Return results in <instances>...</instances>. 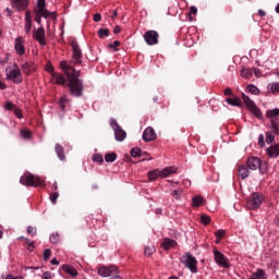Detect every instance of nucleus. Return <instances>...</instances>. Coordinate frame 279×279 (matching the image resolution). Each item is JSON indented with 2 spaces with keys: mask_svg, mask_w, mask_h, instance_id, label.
<instances>
[{
  "mask_svg": "<svg viewBox=\"0 0 279 279\" xmlns=\"http://www.w3.org/2000/svg\"><path fill=\"white\" fill-rule=\"evenodd\" d=\"M50 242H51L52 244H57V243L59 242V234H52V235L50 236Z\"/></svg>",
  "mask_w": 279,
  "mask_h": 279,
  "instance_id": "47",
  "label": "nucleus"
},
{
  "mask_svg": "<svg viewBox=\"0 0 279 279\" xmlns=\"http://www.w3.org/2000/svg\"><path fill=\"white\" fill-rule=\"evenodd\" d=\"M267 155L271 158V159H276L279 157V143L276 145L270 146L269 148L266 149Z\"/></svg>",
  "mask_w": 279,
  "mask_h": 279,
  "instance_id": "17",
  "label": "nucleus"
},
{
  "mask_svg": "<svg viewBox=\"0 0 279 279\" xmlns=\"http://www.w3.org/2000/svg\"><path fill=\"white\" fill-rule=\"evenodd\" d=\"M267 118L270 119L271 132L279 135V109H270L266 113Z\"/></svg>",
  "mask_w": 279,
  "mask_h": 279,
  "instance_id": "5",
  "label": "nucleus"
},
{
  "mask_svg": "<svg viewBox=\"0 0 279 279\" xmlns=\"http://www.w3.org/2000/svg\"><path fill=\"white\" fill-rule=\"evenodd\" d=\"M226 235V231L219 230L216 232V236L221 240Z\"/></svg>",
  "mask_w": 279,
  "mask_h": 279,
  "instance_id": "53",
  "label": "nucleus"
},
{
  "mask_svg": "<svg viewBox=\"0 0 279 279\" xmlns=\"http://www.w3.org/2000/svg\"><path fill=\"white\" fill-rule=\"evenodd\" d=\"M62 269H63L68 275L72 276V277H76V276H77V270H76L74 267L70 266V265H64V266L62 267Z\"/></svg>",
  "mask_w": 279,
  "mask_h": 279,
  "instance_id": "25",
  "label": "nucleus"
},
{
  "mask_svg": "<svg viewBox=\"0 0 279 279\" xmlns=\"http://www.w3.org/2000/svg\"><path fill=\"white\" fill-rule=\"evenodd\" d=\"M5 279H22V278H21V277L13 278V276L9 275V276H7V278H5Z\"/></svg>",
  "mask_w": 279,
  "mask_h": 279,
  "instance_id": "64",
  "label": "nucleus"
},
{
  "mask_svg": "<svg viewBox=\"0 0 279 279\" xmlns=\"http://www.w3.org/2000/svg\"><path fill=\"white\" fill-rule=\"evenodd\" d=\"M8 80L13 81L14 84H21L23 82L22 74L20 70H11L9 74H7Z\"/></svg>",
  "mask_w": 279,
  "mask_h": 279,
  "instance_id": "11",
  "label": "nucleus"
},
{
  "mask_svg": "<svg viewBox=\"0 0 279 279\" xmlns=\"http://www.w3.org/2000/svg\"><path fill=\"white\" fill-rule=\"evenodd\" d=\"M22 71L26 75H31L35 72V65L34 63H22Z\"/></svg>",
  "mask_w": 279,
  "mask_h": 279,
  "instance_id": "21",
  "label": "nucleus"
},
{
  "mask_svg": "<svg viewBox=\"0 0 279 279\" xmlns=\"http://www.w3.org/2000/svg\"><path fill=\"white\" fill-rule=\"evenodd\" d=\"M51 256V251L50 250H45L44 251V260L47 262Z\"/></svg>",
  "mask_w": 279,
  "mask_h": 279,
  "instance_id": "46",
  "label": "nucleus"
},
{
  "mask_svg": "<svg viewBox=\"0 0 279 279\" xmlns=\"http://www.w3.org/2000/svg\"><path fill=\"white\" fill-rule=\"evenodd\" d=\"M38 13L49 14V10L46 9V0H37V8L35 9Z\"/></svg>",
  "mask_w": 279,
  "mask_h": 279,
  "instance_id": "22",
  "label": "nucleus"
},
{
  "mask_svg": "<svg viewBox=\"0 0 279 279\" xmlns=\"http://www.w3.org/2000/svg\"><path fill=\"white\" fill-rule=\"evenodd\" d=\"M4 109H5V110H9V111H12V110H15L16 107H15V105H13V102H10V100H8V101L5 102V105H4Z\"/></svg>",
  "mask_w": 279,
  "mask_h": 279,
  "instance_id": "42",
  "label": "nucleus"
},
{
  "mask_svg": "<svg viewBox=\"0 0 279 279\" xmlns=\"http://www.w3.org/2000/svg\"><path fill=\"white\" fill-rule=\"evenodd\" d=\"M177 245V242L171 239H165L161 246L165 251H168L171 247H174Z\"/></svg>",
  "mask_w": 279,
  "mask_h": 279,
  "instance_id": "23",
  "label": "nucleus"
},
{
  "mask_svg": "<svg viewBox=\"0 0 279 279\" xmlns=\"http://www.w3.org/2000/svg\"><path fill=\"white\" fill-rule=\"evenodd\" d=\"M114 131V137L118 142H123L126 137V133L121 129V126H117L113 129Z\"/></svg>",
  "mask_w": 279,
  "mask_h": 279,
  "instance_id": "19",
  "label": "nucleus"
},
{
  "mask_svg": "<svg viewBox=\"0 0 279 279\" xmlns=\"http://www.w3.org/2000/svg\"><path fill=\"white\" fill-rule=\"evenodd\" d=\"M14 114L17 119L23 118V113H22L21 109H17V107L14 109Z\"/></svg>",
  "mask_w": 279,
  "mask_h": 279,
  "instance_id": "51",
  "label": "nucleus"
},
{
  "mask_svg": "<svg viewBox=\"0 0 279 279\" xmlns=\"http://www.w3.org/2000/svg\"><path fill=\"white\" fill-rule=\"evenodd\" d=\"M32 22L31 10H26L25 12V23Z\"/></svg>",
  "mask_w": 279,
  "mask_h": 279,
  "instance_id": "49",
  "label": "nucleus"
},
{
  "mask_svg": "<svg viewBox=\"0 0 279 279\" xmlns=\"http://www.w3.org/2000/svg\"><path fill=\"white\" fill-rule=\"evenodd\" d=\"M32 29V22H25V32L29 34Z\"/></svg>",
  "mask_w": 279,
  "mask_h": 279,
  "instance_id": "52",
  "label": "nucleus"
},
{
  "mask_svg": "<svg viewBox=\"0 0 279 279\" xmlns=\"http://www.w3.org/2000/svg\"><path fill=\"white\" fill-rule=\"evenodd\" d=\"M259 172L264 175L267 173L268 171V163L267 162H263L262 160H259V167H258Z\"/></svg>",
  "mask_w": 279,
  "mask_h": 279,
  "instance_id": "32",
  "label": "nucleus"
},
{
  "mask_svg": "<svg viewBox=\"0 0 279 279\" xmlns=\"http://www.w3.org/2000/svg\"><path fill=\"white\" fill-rule=\"evenodd\" d=\"M34 244H35L34 242L28 243V251L31 252L33 251V248L35 247Z\"/></svg>",
  "mask_w": 279,
  "mask_h": 279,
  "instance_id": "63",
  "label": "nucleus"
},
{
  "mask_svg": "<svg viewBox=\"0 0 279 279\" xmlns=\"http://www.w3.org/2000/svg\"><path fill=\"white\" fill-rule=\"evenodd\" d=\"M100 20H101V14H100V13H96V14L94 15V21H95L96 23H98V22H100Z\"/></svg>",
  "mask_w": 279,
  "mask_h": 279,
  "instance_id": "57",
  "label": "nucleus"
},
{
  "mask_svg": "<svg viewBox=\"0 0 279 279\" xmlns=\"http://www.w3.org/2000/svg\"><path fill=\"white\" fill-rule=\"evenodd\" d=\"M71 47L73 50L72 54V61H61L60 62V68L66 75V81H68V88L70 94L73 97H82L83 92H84V85L83 81H81L80 75L81 72L80 70H75V68L72 66V64H81L82 59H83V52L75 39L71 41Z\"/></svg>",
  "mask_w": 279,
  "mask_h": 279,
  "instance_id": "1",
  "label": "nucleus"
},
{
  "mask_svg": "<svg viewBox=\"0 0 279 279\" xmlns=\"http://www.w3.org/2000/svg\"><path fill=\"white\" fill-rule=\"evenodd\" d=\"M13 8L24 11L28 7V0H12Z\"/></svg>",
  "mask_w": 279,
  "mask_h": 279,
  "instance_id": "18",
  "label": "nucleus"
},
{
  "mask_svg": "<svg viewBox=\"0 0 279 279\" xmlns=\"http://www.w3.org/2000/svg\"><path fill=\"white\" fill-rule=\"evenodd\" d=\"M180 262L187 268L190 269L193 274H196L198 271L197 269V260L196 258L190 254L185 253L181 258Z\"/></svg>",
  "mask_w": 279,
  "mask_h": 279,
  "instance_id": "4",
  "label": "nucleus"
},
{
  "mask_svg": "<svg viewBox=\"0 0 279 279\" xmlns=\"http://www.w3.org/2000/svg\"><path fill=\"white\" fill-rule=\"evenodd\" d=\"M204 203V198L202 196H195L192 199V206L193 207H201Z\"/></svg>",
  "mask_w": 279,
  "mask_h": 279,
  "instance_id": "28",
  "label": "nucleus"
},
{
  "mask_svg": "<svg viewBox=\"0 0 279 279\" xmlns=\"http://www.w3.org/2000/svg\"><path fill=\"white\" fill-rule=\"evenodd\" d=\"M241 76L246 80L251 78L253 76L252 68H242Z\"/></svg>",
  "mask_w": 279,
  "mask_h": 279,
  "instance_id": "24",
  "label": "nucleus"
},
{
  "mask_svg": "<svg viewBox=\"0 0 279 279\" xmlns=\"http://www.w3.org/2000/svg\"><path fill=\"white\" fill-rule=\"evenodd\" d=\"M33 38L37 40L41 46H46V35L44 26L34 31Z\"/></svg>",
  "mask_w": 279,
  "mask_h": 279,
  "instance_id": "10",
  "label": "nucleus"
},
{
  "mask_svg": "<svg viewBox=\"0 0 279 279\" xmlns=\"http://www.w3.org/2000/svg\"><path fill=\"white\" fill-rule=\"evenodd\" d=\"M242 99L244 101V105L246 106V108L257 118V119H263V113L260 111V109H258V107L255 105L254 100H251V98H248V96H246L245 94H242Z\"/></svg>",
  "mask_w": 279,
  "mask_h": 279,
  "instance_id": "6",
  "label": "nucleus"
},
{
  "mask_svg": "<svg viewBox=\"0 0 279 279\" xmlns=\"http://www.w3.org/2000/svg\"><path fill=\"white\" fill-rule=\"evenodd\" d=\"M131 156H132L133 158H136V157H142L143 155H142L140 148H133V149L131 150Z\"/></svg>",
  "mask_w": 279,
  "mask_h": 279,
  "instance_id": "37",
  "label": "nucleus"
},
{
  "mask_svg": "<svg viewBox=\"0 0 279 279\" xmlns=\"http://www.w3.org/2000/svg\"><path fill=\"white\" fill-rule=\"evenodd\" d=\"M21 184L25 186H32V187H43L44 182L40 180L39 177L31 174V173H25L21 180Z\"/></svg>",
  "mask_w": 279,
  "mask_h": 279,
  "instance_id": "2",
  "label": "nucleus"
},
{
  "mask_svg": "<svg viewBox=\"0 0 279 279\" xmlns=\"http://www.w3.org/2000/svg\"><path fill=\"white\" fill-rule=\"evenodd\" d=\"M196 14H197V8L192 5L190 8V13H189L190 19H192L191 15H196Z\"/></svg>",
  "mask_w": 279,
  "mask_h": 279,
  "instance_id": "50",
  "label": "nucleus"
},
{
  "mask_svg": "<svg viewBox=\"0 0 279 279\" xmlns=\"http://www.w3.org/2000/svg\"><path fill=\"white\" fill-rule=\"evenodd\" d=\"M21 135H22V137L25 138V140H29V138H31V132L27 131V129H23V130L21 131Z\"/></svg>",
  "mask_w": 279,
  "mask_h": 279,
  "instance_id": "44",
  "label": "nucleus"
},
{
  "mask_svg": "<svg viewBox=\"0 0 279 279\" xmlns=\"http://www.w3.org/2000/svg\"><path fill=\"white\" fill-rule=\"evenodd\" d=\"M275 142V136L271 134V132H267L266 133V143L269 145V144H272Z\"/></svg>",
  "mask_w": 279,
  "mask_h": 279,
  "instance_id": "38",
  "label": "nucleus"
},
{
  "mask_svg": "<svg viewBox=\"0 0 279 279\" xmlns=\"http://www.w3.org/2000/svg\"><path fill=\"white\" fill-rule=\"evenodd\" d=\"M34 12L36 13V16L34 20L39 25L41 24V17L56 20L54 12L48 11V13H39L38 10H34Z\"/></svg>",
  "mask_w": 279,
  "mask_h": 279,
  "instance_id": "14",
  "label": "nucleus"
},
{
  "mask_svg": "<svg viewBox=\"0 0 279 279\" xmlns=\"http://www.w3.org/2000/svg\"><path fill=\"white\" fill-rule=\"evenodd\" d=\"M264 202V196L258 193H253L252 196L247 199V208L251 210H255L262 206Z\"/></svg>",
  "mask_w": 279,
  "mask_h": 279,
  "instance_id": "7",
  "label": "nucleus"
},
{
  "mask_svg": "<svg viewBox=\"0 0 279 279\" xmlns=\"http://www.w3.org/2000/svg\"><path fill=\"white\" fill-rule=\"evenodd\" d=\"M47 71L51 73L52 82L54 84L68 87V78H64L63 74H58L57 72H54L52 65H49V68H47Z\"/></svg>",
  "mask_w": 279,
  "mask_h": 279,
  "instance_id": "9",
  "label": "nucleus"
},
{
  "mask_svg": "<svg viewBox=\"0 0 279 279\" xmlns=\"http://www.w3.org/2000/svg\"><path fill=\"white\" fill-rule=\"evenodd\" d=\"M214 254H215V260H216V263L219 266H223L225 268H229L230 267L226 256L222 253H220L219 251L215 250Z\"/></svg>",
  "mask_w": 279,
  "mask_h": 279,
  "instance_id": "12",
  "label": "nucleus"
},
{
  "mask_svg": "<svg viewBox=\"0 0 279 279\" xmlns=\"http://www.w3.org/2000/svg\"><path fill=\"white\" fill-rule=\"evenodd\" d=\"M148 178L150 181L156 180L157 178H161V172L159 170H154L148 173Z\"/></svg>",
  "mask_w": 279,
  "mask_h": 279,
  "instance_id": "31",
  "label": "nucleus"
},
{
  "mask_svg": "<svg viewBox=\"0 0 279 279\" xmlns=\"http://www.w3.org/2000/svg\"><path fill=\"white\" fill-rule=\"evenodd\" d=\"M117 154H114V153H110V154H107L106 156H105V160H106V162H108V163H112V162H114L116 160H117Z\"/></svg>",
  "mask_w": 279,
  "mask_h": 279,
  "instance_id": "33",
  "label": "nucleus"
},
{
  "mask_svg": "<svg viewBox=\"0 0 279 279\" xmlns=\"http://www.w3.org/2000/svg\"><path fill=\"white\" fill-rule=\"evenodd\" d=\"M225 95H226V96H231V95H232V89H231V87H227V89H225Z\"/></svg>",
  "mask_w": 279,
  "mask_h": 279,
  "instance_id": "59",
  "label": "nucleus"
},
{
  "mask_svg": "<svg viewBox=\"0 0 279 279\" xmlns=\"http://www.w3.org/2000/svg\"><path fill=\"white\" fill-rule=\"evenodd\" d=\"M56 153H57V155H58L60 160H64L65 159L64 149L59 144L56 146Z\"/></svg>",
  "mask_w": 279,
  "mask_h": 279,
  "instance_id": "29",
  "label": "nucleus"
},
{
  "mask_svg": "<svg viewBox=\"0 0 279 279\" xmlns=\"http://www.w3.org/2000/svg\"><path fill=\"white\" fill-rule=\"evenodd\" d=\"M266 272L263 269H258L255 274H253V277L250 279H265Z\"/></svg>",
  "mask_w": 279,
  "mask_h": 279,
  "instance_id": "30",
  "label": "nucleus"
},
{
  "mask_svg": "<svg viewBox=\"0 0 279 279\" xmlns=\"http://www.w3.org/2000/svg\"><path fill=\"white\" fill-rule=\"evenodd\" d=\"M144 40L148 46H155L159 43V34L157 31H146L144 33Z\"/></svg>",
  "mask_w": 279,
  "mask_h": 279,
  "instance_id": "8",
  "label": "nucleus"
},
{
  "mask_svg": "<svg viewBox=\"0 0 279 279\" xmlns=\"http://www.w3.org/2000/svg\"><path fill=\"white\" fill-rule=\"evenodd\" d=\"M58 197H59V193L58 192H54V193L50 194V201H51V203L53 205H56Z\"/></svg>",
  "mask_w": 279,
  "mask_h": 279,
  "instance_id": "45",
  "label": "nucleus"
},
{
  "mask_svg": "<svg viewBox=\"0 0 279 279\" xmlns=\"http://www.w3.org/2000/svg\"><path fill=\"white\" fill-rule=\"evenodd\" d=\"M27 233L34 236V235L37 234V229L34 228V227H28L27 228Z\"/></svg>",
  "mask_w": 279,
  "mask_h": 279,
  "instance_id": "48",
  "label": "nucleus"
},
{
  "mask_svg": "<svg viewBox=\"0 0 279 279\" xmlns=\"http://www.w3.org/2000/svg\"><path fill=\"white\" fill-rule=\"evenodd\" d=\"M260 159L257 157H251L247 159L246 165L251 171L259 170Z\"/></svg>",
  "mask_w": 279,
  "mask_h": 279,
  "instance_id": "15",
  "label": "nucleus"
},
{
  "mask_svg": "<svg viewBox=\"0 0 279 279\" xmlns=\"http://www.w3.org/2000/svg\"><path fill=\"white\" fill-rule=\"evenodd\" d=\"M201 220H202L203 225H205V226L209 225L210 221H211L210 217L207 216V215H203V216L201 217Z\"/></svg>",
  "mask_w": 279,
  "mask_h": 279,
  "instance_id": "43",
  "label": "nucleus"
},
{
  "mask_svg": "<svg viewBox=\"0 0 279 279\" xmlns=\"http://www.w3.org/2000/svg\"><path fill=\"white\" fill-rule=\"evenodd\" d=\"M155 252H156L155 246H147V247L145 248V255H146V256H151Z\"/></svg>",
  "mask_w": 279,
  "mask_h": 279,
  "instance_id": "39",
  "label": "nucleus"
},
{
  "mask_svg": "<svg viewBox=\"0 0 279 279\" xmlns=\"http://www.w3.org/2000/svg\"><path fill=\"white\" fill-rule=\"evenodd\" d=\"M258 145L260 147H265V138H264V135H260L259 138H258Z\"/></svg>",
  "mask_w": 279,
  "mask_h": 279,
  "instance_id": "54",
  "label": "nucleus"
},
{
  "mask_svg": "<svg viewBox=\"0 0 279 279\" xmlns=\"http://www.w3.org/2000/svg\"><path fill=\"white\" fill-rule=\"evenodd\" d=\"M177 172V169L173 168V167H168L166 169H163L162 171H160V175L161 178H167L169 177L170 174H173Z\"/></svg>",
  "mask_w": 279,
  "mask_h": 279,
  "instance_id": "26",
  "label": "nucleus"
},
{
  "mask_svg": "<svg viewBox=\"0 0 279 279\" xmlns=\"http://www.w3.org/2000/svg\"><path fill=\"white\" fill-rule=\"evenodd\" d=\"M227 102L231 106L240 107L242 108V100L238 98L236 96L234 98H227Z\"/></svg>",
  "mask_w": 279,
  "mask_h": 279,
  "instance_id": "27",
  "label": "nucleus"
},
{
  "mask_svg": "<svg viewBox=\"0 0 279 279\" xmlns=\"http://www.w3.org/2000/svg\"><path fill=\"white\" fill-rule=\"evenodd\" d=\"M98 36L105 38L109 36V28H99Z\"/></svg>",
  "mask_w": 279,
  "mask_h": 279,
  "instance_id": "35",
  "label": "nucleus"
},
{
  "mask_svg": "<svg viewBox=\"0 0 279 279\" xmlns=\"http://www.w3.org/2000/svg\"><path fill=\"white\" fill-rule=\"evenodd\" d=\"M247 90L252 95H258V93H259V89H258V87H256V85H248Z\"/></svg>",
  "mask_w": 279,
  "mask_h": 279,
  "instance_id": "36",
  "label": "nucleus"
},
{
  "mask_svg": "<svg viewBox=\"0 0 279 279\" xmlns=\"http://www.w3.org/2000/svg\"><path fill=\"white\" fill-rule=\"evenodd\" d=\"M93 160L101 165L104 162V157L100 154H95Z\"/></svg>",
  "mask_w": 279,
  "mask_h": 279,
  "instance_id": "40",
  "label": "nucleus"
},
{
  "mask_svg": "<svg viewBox=\"0 0 279 279\" xmlns=\"http://www.w3.org/2000/svg\"><path fill=\"white\" fill-rule=\"evenodd\" d=\"M14 50H15L16 54L24 56L25 46H24L23 37H16L15 44H14Z\"/></svg>",
  "mask_w": 279,
  "mask_h": 279,
  "instance_id": "13",
  "label": "nucleus"
},
{
  "mask_svg": "<svg viewBox=\"0 0 279 279\" xmlns=\"http://www.w3.org/2000/svg\"><path fill=\"white\" fill-rule=\"evenodd\" d=\"M120 41H113V44H110V48H113L116 51H118V47H120Z\"/></svg>",
  "mask_w": 279,
  "mask_h": 279,
  "instance_id": "55",
  "label": "nucleus"
},
{
  "mask_svg": "<svg viewBox=\"0 0 279 279\" xmlns=\"http://www.w3.org/2000/svg\"><path fill=\"white\" fill-rule=\"evenodd\" d=\"M110 124H111V126H112L113 130H116L117 126H120V125L118 124L117 120H111Z\"/></svg>",
  "mask_w": 279,
  "mask_h": 279,
  "instance_id": "58",
  "label": "nucleus"
},
{
  "mask_svg": "<svg viewBox=\"0 0 279 279\" xmlns=\"http://www.w3.org/2000/svg\"><path fill=\"white\" fill-rule=\"evenodd\" d=\"M98 275L109 279H122L119 269L116 266H101L98 268Z\"/></svg>",
  "mask_w": 279,
  "mask_h": 279,
  "instance_id": "3",
  "label": "nucleus"
},
{
  "mask_svg": "<svg viewBox=\"0 0 279 279\" xmlns=\"http://www.w3.org/2000/svg\"><path fill=\"white\" fill-rule=\"evenodd\" d=\"M238 172H239V177L242 179V180H245L250 177V169L244 166V165H241L239 168H238Z\"/></svg>",
  "mask_w": 279,
  "mask_h": 279,
  "instance_id": "20",
  "label": "nucleus"
},
{
  "mask_svg": "<svg viewBox=\"0 0 279 279\" xmlns=\"http://www.w3.org/2000/svg\"><path fill=\"white\" fill-rule=\"evenodd\" d=\"M41 278H43V279H51V278H52L51 272L46 271V272L43 275Z\"/></svg>",
  "mask_w": 279,
  "mask_h": 279,
  "instance_id": "56",
  "label": "nucleus"
},
{
  "mask_svg": "<svg viewBox=\"0 0 279 279\" xmlns=\"http://www.w3.org/2000/svg\"><path fill=\"white\" fill-rule=\"evenodd\" d=\"M258 14H259L260 17L266 16V12L263 9L258 10Z\"/></svg>",
  "mask_w": 279,
  "mask_h": 279,
  "instance_id": "61",
  "label": "nucleus"
},
{
  "mask_svg": "<svg viewBox=\"0 0 279 279\" xmlns=\"http://www.w3.org/2000/svg\"><path fill=\"white\" fill-rule=\"evenodd\" d=\"M268 88L271 93H279V83H270Z\"/></svg>",
  "mask_w": 279,
  "mask_h": 279,
  "instance_id": "34",
  "label": "nucleus"
},
{
  "mask_svg": "<svg viewBox=\"0 0 279 279\" xmlns=\"http://www.w3.org/2000/svg\"><path fill=\"white\" fill-rule=\"evenodd\" d=\"M172 197H174L175 199L180 201L182 197V191L181 190H175L171 193Z\"/></svg>",
  "mask_w": 279,
  "mask_h": 279,
  "instance_id": "41",
  "label": "nucleus"
},
{
  "mask_svg": "<svg viewBox=\"0 0 279 279\" xmlns=\"http://www.w3.org/2000/svg\"><path fill=\"white\" fill-rule=\"evenodd\" d=\"M120 32H121L120 26H116L114 29H113V33L114 34H120Z\"/></svg>",
  "mask_w": 279,
  "mask_h": 279,
  "instance_id": "62",
  "label": "nucleus"
},
{
  "mask_svg": "<svg viewBox=\"0 0 279 279\" xmlns=\"http://www.w3.org/2000/svg\"><path fill=\"white\" fill-rule=\"evenodd\" d=\"M64 102H66V98H61L60 106H61L62 110H64Z\"/></svg>",
  "mask_w": 279,
  "mask_h": 279,
  "instance_id": "60",
  "label": "nucleus"
},
{
  "mask_svg": "<svg viewBox=\"0 0 279 279\" xmlns=\"http://www.w3.org/2000/svg\"><path fill=\"white\" fill-rule=\"evenodd\" d=\"M157 135L153 129V126H148L144 134H143V140L148 143V142H153L154 140H156Z\"/></svg>",
  "mask_w": 279,
  "mask_h": 279,
  "instance_id": "16",
  "label": "nucleus"
}]
</instances>
